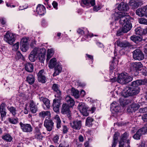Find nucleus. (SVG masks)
<instances>
[{
    "mask_svg": "<svg viewBox=\"0 0 147 147\" xmlns=\"http://www.w3.org/2000/svg\"><path fill=\"white\" fill-rule=\"evenodd\" d=\"M119 133L118 132H115L113 137V141L112 147H115L117 144Z\"/></svg>",
    "mask_w": 147,
    "mask_h": 147,
    "instance_id": "obj_29",
    "label": "nucleus"
},
{
    "mask_svg": "<svg viewBox=\"0 0 147 147\" xmlns=\"http://www.w3.org/2000/svg\"><path fill=\"white\" fill-rule=\"evenodd\" d=\"M142 82L141 80L134 81L132 82L131 86L134 87H138L139 85H142Z\"/></svg>",
    "mask_w": 147,
    "mask_h": 147,
    "instance_id": "obj_39",
    "label": "nucleus"
},
{
    "mask_svg": "<svg viewBox=\"0 0 147 147\" xmlns=\"http://www.w3.org/2000/svg\"><path fill=\"white\" fill-rule=\"evenodd\" d=\"M15 35L14 34L7 31L4 36V40L9 44L12 45L15 40Z\"/></svg>",
    "mask_w": 147,
    "mask_h": 147,
    "instance_id": "obj_3",
    "label": "nucleus"
},
{
    "mask_svg": "<svg viewBox=\"0 0 147 147\" xmlns=\"http://www.w3.org/2000/svg\"><path fill=\"white\" fill-rule=\"evenodd\" d=\"M18 118L17 117H11L8 118V121L11 124H16L18 122Z\"/></svg>",
    "mask_w": 147,
    "mask_h": 147,
    "instance_id": "obj_32",
    "label": "nucleus"
},
{
    "mask_svg": "<svg viewBox=\"0 0 147 147\" xmlns=\"http://www.w3.org/2000/svg\"><path fill=\"white\" fill-rule=\"evenodd\" d=\"M19 47V43L17 42L15 44L13 45V48L15 49V50H17Z\"/></svg>",
    "mask_w": 147,
    "mask_h": 147,
    "instance_id": "obj_63",
    "label": "nucleus"
},
{
    "mask_svg": "<svg viewBox=\"0 0 147 147\" xmlns=\"http://www.w3.org/2000/svg\"><path fill=\"white\" fill-rule=\"evenodd\" d=\"M59 139V136L57 135H56L53 138V141L54 143H58Z\"/></svg>",
    "mask_w": 147,
    "mask_h": 147,
    "instance_id": "obj_53",
    "label": "nucleus"
},
{
    "mask_svg": "<svg viewBox=\"0 0 147 147\" xmlns=\"http://www.w3.org/2000/svg\"><path fill=\"white\" fill-rule=\"evenodd\" d=\"M131 96L138 94L140 92L138 87H131Z\"/></svg>",
    "mask_w": 147,
    "mask_h": 147,
    "instance_id": "obj_37",
    "label": "nucleus"
},
{
    "mask_svg": "<svg viewBox=\"0 0 147 147\" xmlns=\"http://www.w3.org/2000/svg\"><path fill=\"white\" fill-rule=\"evenodd\" d=\"M0 112L1 115V119L2 121H3V118L4 117H5L6 115V110H0Z\"/></svg>",
    "mask_w": 147,
    "mask_h": 147,
    "instance_id": "obj_46",
    "label": "nucleus"
},
{
    "mask_svg": "<svg viewBox=\"0 0 147 147\" xmlns=\"http://www.w3.org/2000/svg\"><path fill=\"white\" fill-rule=\"evenodd\" d=\"M34 138L38 140H42L43 136L41 133L39 131H37L35 133Z\"/></svg>",
    "mask_w": 147,
    "mask_h": 147,
    "instance_id": "obj_41",
    "label": "nucleus"
},
{
    "mask_svg": "<svg viewBox=\"0 0 147 147\" xmlns=\"http://www.w3.org/2000/svg\"><path fill=\"white\" fill-rule=\"evenodd\" d=\"M125 141L123 140H120L119 142V147H125Z\"/></svg>",
    "mask_w": 147,
    "mask_h": 147,
    "instance_id": "obj_57",
    "label": "nucleus"
},
{
    "mask_svg": "<svg viewBox=\"0 0 147 147\" xmlns=\"http://www.w3.org/2000/svg\"><path fill=\"white\" fill-rule=\"evenodd\" d=\"M123 32H123V31L122 28L117 31V35L118 36H120L122 34Z\"/></svg>",
    "mask_w": 147,
    "mask_h": 147,
    "instance_id": "obj_58",
    "label": "nucleus"
},
{
    "mask_svg": "<svg viewBox=\"0 0 147 147\" xmlns=\"http://www.w3.org/2000/svg\"><path fill=\"white\" fill-rule=\"evenodd\" d=\"M29 107L31 112L33 113H35L37 112L38 108L33 100L30 101Z\"/></svg>",
    "mask_w": 147,
    "mask_h": 147,
    "instance_id": "obj_17",
    "label": "nucleus"
},
{
    "mask_svg": "<svg viewBox=\"0 0 147 147\" xmlns=\"http://www.w3.org/2000/svg\"><path fill=\"white\" fill-rule=\"evenodd\" d=\"M54 99L53 100L52 106L54 111L56 113L59 112V109L61 103V100L60 98Z\"/></svg>",
    "mask_w": 147,
    "mask_h": 147,
    "instance_id": "obj_7",
    "label": "nucleus"
},
{
    "mask_svg": "<svg viewBox=\"0 0 147 147\" xmlns=\"http://www.w3.org/2000/svg\"><path fill=\"white\" fill-rule=\"evenodd\" d=\"M45 10H35L34 11L36 12L39 15L42 16L45 13Z\"/></svg>",
    "mask_w": 147,
    "mask_h": 147,
    "instance_id": "obj_45",
    "label": "nucleus"
},
{
    "mask_svg": "<svg viewBox=\"0 0 147 147\" xmlns=\"http://www.w3.org/2000/svg\"><path fill=\"white\" fill-rule=\"evenodd\" d=\"M38 47L35 48L30 53L29 56V59L32 62H34L38 57Z\"/></svg>",
    "mask_w": 147,
    "mask_h": 147,
    "instance_id": "obj_9",
    "label": "nucleus"
},
{
    "mask_svg": "<svg viewBox=\"0 0 147 147\" xmlns=\"http://www.w3.org/2000/svg\"><path fill=\"white\" fill-rule=\"evenodd\" d=\"M102 8V6L100 4H97L94 6V9H100Z\"/></svg>",
    "mask_w": 147,
    "mask_h": 147,
    "instance_id": "obj_61",
    "label": "nucleus"
},
{
    "mask_svg": "<svg viewBox=\"0 0 147 147\" xmlns=\"http://www.w3.org/2000/svg\"><path fill=\"white\" fill-rule=\"evenodd\" d=\"M129 6L132 7L131 8H137L139 4L137 0H131L129 2Z\"/></svg>",
    "mask_w": 147,
    "mask_h": 147,
    "instance_id": "obj_25",
    "label": "nucleus"
},
{
    "mask_svg": "<svg viewBox=\"0 0 147 147\" xmlns=\"http://www.w3.org/2000/svg\"><path fill=\"white\" fill-rule=\"evenodd\" d=\"M28 40L26 37H24L22 39L21 41V44H27Z\"/></svg>",
    "mask_w": 147,
    "mask_h": 147,
    "instance_id": "obj_55",
    "label": "nucleus"
},
{
    "mask_svg": "<svg viewBox=\"0 0 147 147\" xmlns=\"http://www.w3.org/2000/svg\"><path fill=\"white\" fill-rule=\"evenodd\" d=\"M53 50L52 49H48L47 50V54L46 60L48 61L52 57L53 55Z\"/></svg>",
    "mask_w": 147,
    "mask_h": 147,
    "instance_id": "obj_35",
    "label": "nucleus"
},
{
    "mask_svg": "<svg viewBox=\"0 0 147 147\" xmlns=\"http://www.w3.org/2000/svg\"><path fill=\"white\" fill-rule=\"evenodd\" d=\"M24 65L25 69L26 71L30 72L33 71L34 67L32 63H27L25 64Z\"/></svg>",
    "mask_w": 147,
    "mask_h": 147,
    "instance_id": "obj_24",
    "label": "nucleus"
},
{
    "mask_svg": "<svg viewBox=\"0 0 147 147\" xmlns=\"http://www.w3.org/2000/svg\"><path fill=\"white\" fill-rule=\"evenodd\" d=\"M69 145L67 142H64L60 143L58 147H69Z\"/></svg>",
    "mask_w": 147,
    "mask_h": 147,
    "instance_id": "obj_50",
    "label": "nucleus"
},
{
    "mask_svg": "<svg viewBox=\"0 0 147 147\" xmlns=\"http://www.w3.org/2000/svg\"><path fill=\"white\" fill-rule=\"evenodd\" d=\"M55 119L56 120V122L57 123V128H59L61 127V121L59 116L57 115H56L55 117Z\"/></svg>",
    "mask_w": 147,
    "mask_h": 147,
    "instance_id": "obj_40",
    "label": "nucleus"
},
{
    "mask_svg": "<svg viewBox=\"0 0 147 147\" xmlns=\"http://www.w3.org/2000/svg\"><path fill=\"white\" fill-rule=\"evenodd\" d=\"M120 11H115L114 14L115 17V20L120 19L119 23L122 25V29L124 33H127L129 31L132 27V24L130 22V16L128 13L124 11H120V10H117Z\"/></svg>",
    "mask_w": 147,
    "mask_h": 147,
    "instance_id": "obj_1",
    "label": "nucleus"
},
{
    "mask_svg": "<svg viewBox=\"0 0 147 147\" xmlns=\"http://www.w3.org/2000/svg\"><path fill=\"white\" fill-rule=\"evenodd\" d=\"M70 107L67 104H63L62 105L61 111L62 114H66L67 117L70 120L72 119L70 115L71 112L69 110Z\"/></svg>",
    "mask_w": 147,
    "mask_h": 147,
    "instance_id": "obj_4",
    "label": "nucleus"
},
{
    "mask_svg": "<svg viewBox=\"0 0 147 147\" xmlns=\"http://www.w3.org/2000/svg\"><path fill=\"white\" fill-rule=\"evenodd\" d=\"M52 89L56 92L55 94V97L58 98H60L61 95V92L59 89V86L56 84H54L53 85Z\"/></svg>",
    "mask_w": 147,
    "mask_h": 147,
    "instance_id": "obj_13",
    "label": "nucleus"
},
{
    "mask_svg": "<svg viewBox=\"0 0 147 147\" xmlns=\"http://www.w3.org/2000/svg\"><path fill=\"white\" fill-rule=\"evenodd\" d=\"M55 72L53 74V76H55L58 75L62 70V68L61 65L59 63L55 67Z\"/></svg>",
    "mask_w": 147,
    "mask_h": 147,
    "instance_id": "obj_21",
    "label": "nucleus"
},
{
    "mask_svg": "<svg viewBox=\"0 0 147 147\" xmlns=\"http://www.w3.org/2000/svg\"><path fill=\"white\" fill-rule=\"evenodd\" d=\"M144 134L145 133H144L141 129L140 128L137 131L136 134L133 136V138L135 140H139L140 139L141 136Z\"/></svg>",
    "mask_w": 147,
    "mask_h": 147,
    "instance_id": "obj_23",
    "label": "nucleus"
},
{
    "mask_svg": "<svg viewBox=\"0 0 147 147\" xmlns=\"http://www.w3.org/2000/svg\"><path fill=\"white\" fill-rule=\"evenodd\" d=\"M139 107V105L138 104L134 103L132 104L129 107V109L127 110L128 112H135V111L138 110Z\"/></svg>",
    "mask_w": 147,
    "mask_h": 147,
    "instance_id": "obj_19",
    "label": "nucleus"
},
{
    "mask_svg": "<svg viewBox=\"0 0 147 147\" xmlns=\"http://www.w3.org/2000/svg\"><path fill=\"white\" fill-rule=\"evenodd\" d=\"M63 133L64 134L67 133L68 130V129L67 126L64 125L63 126Z\"/></svg>",
    "mask_w": 147,
    "mask_h": 147,
    "instance_id": "obj_56",
    "label": "nucleus"
},
{
    "mask_svg": "<svg viewBox=\"0 0 147 147\" xmlns=\"http://www.w3.org/2000/svg\"><path fill=\"white\" fill-rule=\"evenodd\" d=\"M22 56V55L20 52H18L15 56L16 58L17 59H19Z\"/></svg>",
    "mask_w": 147,
    "mask_h": 147,
    "instance_id": "obj_52",
    "label": "nucleus"
},
{
    "mask_svg": "<svg viewBox=\"0 0 147 147\" xmlns=\"http://www.w3.org/2000/svg\"><path fill=\"white\" fill-rule=\"evenodd\" d=\"M40 100L43 102L47 109L50 108L51 106L50 101L48 98L42 97H40Z\"/></svg>",
    "mask_w": 147,
    "mask_h": 147,
    "instance_id": "obj_27",
    "label": "nucleus"
},
{
    "mask_svg": "<svg viewBox=\"0 0 147 147\" xmlns=\"http://www.w3.org/2000/svg\"><path fill=\"white\" fill-rule=\"evenodd\" d=\"M71 127L76 130H79L82 127V121L80 120H75L70 123Z\"/></svg>",
    "mask_w": 147,
    "mask_h": 147,
    "instance_id": "obj_8",
    "label": "nucleus"
},
{
    "mask_svg": "<svg viewBox=\"0 0 147 147\" xmlns=\"http://www.w3.org/2000/svg\"><path fill=\"white\" fill-rule=\"evenodd\" d=\"M26 81L30 84H32L34 82V78L33 75H30L27 77Z\"/></svg>",
    "mask_w": 147,
    "mask_h": 147,
    "instance_id": "obj_36",
    "label": "nucleus"
},
{
    "mask_svg": "<svg viewBox=\"0 0 147 147\" xmlns=\"http://www.w3.org/2000/svg\"><path fill=\"white\" fill-rule=\"evenodd\" d=\"M131 39L135 43L138 44L142 40L141 37L136 36H131L130 37Z\"/></svg>",
    "mask_w": 147,
    "mask_h": 147,
    "instance_id": "obj_31",
    "label": "nucleus"
},
{
    "mask_svg": "<svg viewBox=\"0 0 147 147\" xmlns=\"http://www.w3.org/2000/svg\"><path fill=\"white\" fill-rule=\"evenodd\" d=\"M43 69L41 70L37 74L38 80L39 82H41L42 83L46 82V77L44 73Z\"/></svg>",
    "mask_w": 147,
    "mask_h": 147,
    "instance_id": "obj_14",
    "label": "nucleus"
},
{
    "mask_svg": "<svg viewBox=\"0 0 147 147\" xmlns=\"http://www.w3.org/2000/svg\"><path fill=\"white\" fill-rule=\"evenodd\" d=\"M21 50L23 52H26L27 49V44H21Z\"/></svg>",
    "mask_w": 147,
    "mask_h": 147,
    "instance_id": "obj_47",
    "label": "nucleus"
},
{
    "mask_svg": "<svg viewBox=\"0 0 147 147\" xmlns=\"http://www.w3.org/2000/svg\"><path fill=\"white\" fill-rule=\"evenodd\" d=\"M115 60L114 59H113V61L111 62V64L110 65V68L111 70L115 68V66L114 65L113 61Z\"/></svg>",
    "mask_w": 147,
    "mask_h": 147,
    "instance_id": "obj_62",
    "label": "nucleus"
},
{
    "mask_svg": "<svg viewBox=\"0 0 147 147\" xmlns=\"http://www.w3.org/2000/svg\"><path fill=\"white\" fill-rule=\"evenodd\" d=\"M111 108L116 112H119L120 109V106L118 105L116 102L112 103L111 105Z\"/></svg>",
    "mask_w": 147,
    "mask_h": 147,
    "instance_id": "obj_28",
    "label": "nucleus"
},
{
    "mask_svg": "<svg viewBox=\"0 0 147 147\" xmlns=\"http://www.w3.org/2000/svg\"><path fill=\"white\" fill-rule=\"evenodd\" d=\"M133 78L132 76L129 75L127 73H122L118 76L117 81L119 83L124 84L131 81Z\"/></svg>",
    "mask_w": 147,
    "mask_h": 147,
    "instance_id": "obj_2",
    "label": "nucleus"
},
{
    "mask_svg": "<svg viewBox=\"0 0 147 147\" xmlns=\"http://www.w3.org/2000/svg\"><path fill=\"white\" fill-rule=\"evenodd\" d=\"M93 121V119L90 117H88L86 119V125L88 126H90L92 125V122Z\"/></svg>",
    "mask_w": 147,
    "mask_h": 147,
    "instance_id": "obj_42",
    "label": "nucleus"
},
{
    "mask_svg": "<svg viewBox=\"0 0 147 147\" xmlns=\"http://www.w3.org/2000/svg\"><path fill=\"white\" fill-rule=\"evenodd\" d=\"M1 138L5 141L7 142H11L13 140L11 136L9 134L5 133L2 136Z\"/></svg>",
    "mask_w": 147,
    "mask_h": 147,
    "instance_id": "obj_22",
    "label": "nucleus"
},
{
    "mask_svg": "<svg viewBox=\"0 0 147 147\" xmlns=\"http://www.w3.org/2000/svg\"><path fill=\"white\" fill-rule=\"evenodd\" d=\"M142 119L144 122H147V113L144 114L142 115Z\"/></svg>",
    "mask_w": 147,
    "mask_h": 147,
    "instance_id": "obj_59",
    "label": "nucleus"
},
{
    "mask_svg": "<svg viewBox=\"0 0 147 147\" xmlns=\"http://www.w3.org/2000/svg\"><path fill=\"white\" fill-rule=\"evenodd\" d=\"M6 106V104L4 103H2L0 106V110H2L3 109L6 110L5 109V107Z\"/></svg>",
    "mask_w": 147,
    "mask_h": 147,
    "instance_id": "obj_64",
    "label": "nucleus"
},
{
    "mask_svg": "<svg viewBox=\"0 0 147 147\" xmlns=\"http://www.w3.org/2000/svg\"><path fill=\"white\" fill-rule=\"evenodd\" d=\"M45 9V6L41 4H38L36 7V9Z\"/></svg>",
    "mask_w": 147,
    "mask_h": 147,
    "instance_id": "obj_60",
    "label": "nucleus"
},
{
    "mask_svg": "<svg viewBox=\"0 0 147 147\" xmlns=\"http://www.w3.org/2000/svg\"><path fill=\"white\" fill-rule=\"evenodd\" d=\"M54 123L52 120L46 119L44 122V126L48 131H51L54 128Z\"/></svg>",
    "mask_w": 147,
    "mask_h": 147,
    "instance_id": "obj_12",
    "label": "nucleus"
},
{
    "mask_svg": "<svg viewBox=\"0 0 147 147\" xmlns=\"http://www.w3.org/2000/svg\"><path fill=\"white\" fill-rule=\"evenodd\" d=\"M38 51L39 60L42 63L45 60V55L46 52V50L44 48H40L38 47Z\"/></svg>",
    "mask_w": 147,
    "mask_h": 147,
    "instance_id": "obj_11",
    "label": "nucleus"
},
{
    "mask_svg": "<svg viewBox=\"0 0 147 147\" xmlns=\"http://www.w3.org/2000/svg\"><path fill=\"white\" fill-rule=\"evenodd\" d=\"M140 112L145 113L147 112V107L144 108H141L139 110Z\"/></svg>",
    "mask_w": 147,
    "mask_h": 147,
    "instance_id": "obj_54",
    "label": "nucleus"
},
{
    "mask_svg": "<svg viewBox=\"0 0 147 147\" xmlns=\"http://www.w3.org/2000/svg\"><path fill=\"white\" fill-rule=\"evenodd\" d=\"M131 87H126L124 89L122 95L125 97L131 96Z\"/></svg>",
    "mask_w": 147,
    "mask_h": 147,
    "instance_id": "obj_18",
    "label": "nucleus"
},
{
    "mask_svg": "<svg viewBox=\"0 0 147 147\" xmlns=\"http://www.w3.org/2000/svg\"><path fill=\"white\" fill-rule=\"evenodd\" d=\"M65 100L67 102V104L70 107H72L74 105L75 101L74 100L69 96H67Z\"/></svg>",
    "mask_w": 147,
    "mask_h": 147,
    "instance_id": "obj_20",
    "label": "nucleus"
},
{
    "mask_svg": "<svg viewBox=\"0 0 147 147\" xmlns=\"http://www.w3.org/2000/svg\"><path fill=\"white\" fill-rule=\"evenodd\" d=\"M71 94L74 96L76 98H78L79 97V93L78 90L72 88L71 90Z\"/></svg>",
    "mask_w": 147,
    "mask_h": 147,
    "instance_id": "obj_30",
    "label": "nucleus"
},
{
    "mask_svg": "<svg viewBox=\"0 0 147 147\" xmlns=\"http://www.w3.org/2000/svg\"><path fill=\"white\" fill-rule=\"evenodd\" d=\"M7 109L10 112V113H11L13 116L15 117L16 115L17 112L16 108L12 106L10 107L8 106L7 107Z\"/></svg>",
    "mask_w": 147,
    "mask_h": 147,
    "instance_id": "obj_33",
    "label": "nucleus"
},
{
    "mask_svg": "<svg viewBox=\"0 0 147 147\" xmlns=\"http://www.w3.org/2000/svg\"><path fill=\"white\" fill-rule=\"evenodd\" d=\"M117 45L121 47H126L131 46L130 43L127 41L120 42L117 40L115 42Z\"/></svg>",
    "mask_w": 147,
    "mask_h": 147,
    "instance_id": "obj_16",
    "label": "nucleus"
},
{
    "mask_svg": "<svg viewBox=\"0 0 147 147\" xmlns=\"http://www.w3.org/2000/svg\"><path fill=\"white\" fill-rule=\"evenodd\" d=\"M78 108L83 116H87L88 115V108H87L86 106L84 103H80L78 106Z\"/></svg>",
    "mask_w": 147,
    "mask_h": 147,
    "instance_id": "obj_5",
    "label": "nucleus"
},
{
    "mask_svg": "<svg viewBox=\"0 0 147 147\" xmlns=\"http://www.w3.org/2000/svg\"><path fill=\"white\" fill-rule=\"evenodd\" d=\"M139 22L141 24L147 25V19L141 18L139 20Z\"/></svg>",
    "mask_w": 147,
    "mask_h": 147,
    "instance_id": "obj_48",
    "label": "nucleus"
},
{
    "mask_svg": "<svg viewBox=\"0 0 147 147\" xmlns=\"http://www.w3.org/2000/svg\"><path fill=\"white\" fill-rule=\"evenodd\" d=\"M133 58L135 60H141L144 58V55L142 51L140 49L135 50L133 53Z\"/></svg>",
    "mask_w": 147,
    "mask_h": 147,
    "instance_id": "obj_6",
    "label": "nucleus"
},
{
    "mask_svg": "<svg viewBox=\"0 0 147 147\" xmlns=\"http://www.w3.org/2000/svg\"><path fill=\"white\" fill-rule=\"evenodd\" d=\"M77 32L79 34H80L81 35H83L84 34L85 35H86L87 37L88 36H89V34H88V31L87 30H86V31L85 32L82 29H79L78 30Z\"/></svg>",
    "mask_w": 147,
    "mask_h": 147,
    "instance_id": "obj_44",
    "label": "nucleus"
},
{
    "mask_svg": "<svg viewBox=\"0 0 147 147\" xmlns=\"http://www.w3.org/2000/svg\"><path fill=\"white\" fill-rule=\"evenodd\" d=\"M128 136V134L127 133L125 132L124 133L122 136V137L121 139V140L125 141Z\"/></svg>",
    "mask_w": 147,
    "mask_h": 147,
    "instance_id": "obj_49",
    "label": "nucleus"
},
{
    "mask_svg": "<svg viewBox=\"0 0 147 147\" xmlns=\"http://www.w3.org/2000/svg\"><path fill=\"white\" fill-rule=\"evenodd\" d=\"M58 63L57 62L56 58H53L51 59L49 64V67L51 69H53L55 67Z\"/></svg>",
    "mask_w": 147,
    "mask_h": 147,
    "instance_id": "obj_26",
    "label": "nucleus"
},
{
    "mask_svg": "<svg viewBox=\"0 0 147 147\" xmlns=\"http://www.w3.org/2000/svg\"><path fill=\"white\" fill-rule=\"evenodd\" d=\"M136 10V13L139 16L142 17L144 16L147 10Z\"/></svg>",
    "mask_w": 147,
    "mask_h": 147,
    "instance_id": "obj_38",
    "label": "nucleus"
},
{
    "mask_svg": "<svg viewBox=\"0 0 147 147\" xmlns=\"http://www.w3.org/2000/svg\"><path fill=\"white\" fill-rule=\"evenodd\" d=\"M127 8H130L128 7L127 5L123 2H121L117 7L118 9H127Z\"/></svg>",
    "mask_w": 147,
    "mask_h": 147,
    "instance_id": "obj_34",
    "label": "nucleus"
},
{
    "mask_svg": "<svg viewBox=\"0 0 147 147\" xmlns=\"http://www.w3.org/2000/svg\"><path fill=\"white\" fill-rule=\"evenodd\" d=\"M19 124L23 131L26 132H30L32 131L33 128L30 124L23 123L22 122H20Z\"/></svg>",
    "mask_w": 147,
    "mask_h": 147,
    "instance_id": "obj_10",
    "label": "nucleus"
},
{
    "mask_svg": "<svg viewBox=\"0 0 147 147\" xmlns=\"http://www.w3.org/2000/svg\"><path fill=\"white\" fill-rule=\"evenodd\" d=\"M51 115L50 112L49 111H42L39 113L40 116L44 117L46 116H49Z\"/></svg>",
    "mask_w": 147,
    "mask_h": 147,
    "instance_id": "obj_43",
    "label": "nucleus"
},
{
    "mask_svg": "<svg viewBox=\"0 0 147 147\" xmlns=\"http://www.w3.org/2000/svg\"><path fill=\"white\" fill-rule=\"evenodd\" d=\"M135 30L136 33L140 35H141L143 32L142 29L140 28H137Z\"/></svg>",
    "mask_w": 147,
    "mask_h": 147,
    "instance_id": "obj_51",
    "label": "nucleus"
},
{
    "mask_svg": "<svg viewBox=\"0 0 147 147\" xmlns=\"http://www.w3.org/2000/svg\"><path fill=\"white\" fill-rule=\"evenodd\" d=\"M142 67V65L140 62L133 63L131 64L130 67L134 70L138 71L140 70V68Z\"/></svg>",
    "mask_w": 147,
    "mask_h": 147,
    "instance_id": "obj_15",
    "label": "nucleus"
}]
</instances>
